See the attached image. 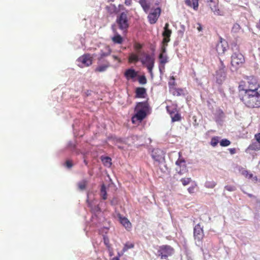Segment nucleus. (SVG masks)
Returning a JSON list of instances; mask_svg holds the SVG:
<instances>
[{
	"instance_id": "obj_1",
	"label": "nucleus",
	"mask_w": 260,
	"mask_h": 260,
	"mask_svg": "<svg viewBox=\"0 0 260 260\" xmlns=\"http://www.w3.org/2000/svg\"><path fill=\"white\" fill-rule=\"evenodd\" d=\"M240 100L246 106L254 108L260 107V94L258 91L250 90L241 92Z\"/></svg>"
},
{
	"instance_id": "obj_2",
	"label": "nucleus",
	"mask_w": 260,
	"mask_h": 260,
	"mask_svg": "<svg viewBox=\"0 0 260 260\" xmlns=\"http://www.w3.org/2000/svg\"><path fill=\"white\" fill-rule=\"evenodd\" d=\"M149 110V105L147 102H139L135 108V114L132 117V121L134 124L137 122H141L145 119Z\"/></svg>"
},
{
	"instance_id": "obj_3",
	"label": "nucleus",
	"mask_w": 260,
	"mask_h": 260,
	"mask_svg": "<svg viewBox=\"0 0 260 260\" xmlns=\"http://www.w3.org/2000/svg\"><path fill=\"white\" fill-rule=\"evenodd\" d=\"M116 22L120 30L123 32H126L129 26L127 12H123L117 16Z\"/></svg>"
},
{
	"instance_id": "obj_4",
	"label": "nucleus",
	"mask_w": 260,
	"mask_h": 260,
	"mask_svg": "<svg viewBox=\"0 0 260 260\" xmlns=\"http://www.w3.org/2000/svg\"><path fill=\"white\" fill-rule=\"evenodd\" d=\"M245 62L244 56L239 51L235 52L231 56V65L236 70L241 67Z\"/></svg>"
},
{
	"instance_id": "obj_5",
	"label": "nucleus",
	"mask_w": 260,
	"mask_h": 260,
	"mask_svg": "<svg viewBox=\"0 0 260 260\" xmlns=\"http://www.w3.org/2000/svg\"><path fill=\"white\" fill-rule=\"evenodd\" d=\"M214 77L216 83L218 84H222L226 79L225 66L221 60L218 69L216 71Z\"/></svg>"
},
{
	"instance_id": "obj_6",
	"label": "nucleus",
	"mask_w": 260,
	"mask_h": 260,
	"mask_svg": "<svg viewBox=\"0 0 260 260\" xmlns=\"http://www.w3.org/2000/svg\"><path fill=\"white\" fill-rule=\"evenodd\" d=\"M247 83L245 85V88L241 89L240 91L241 92L250 91V90L258 91L259 88V85L255 78L250 76L247 78Z\"/></svg>"
},
{
	"instance_id": "obj_7",
	"label": "nucleus",
	"mask_w": 260,
	"mask_h": 260,
	"mask_svg": "<svg viewBox=\"0 0 260 260\" xmlns=\"http://www.w3.org/2000/svg\"><path fill=\"white\" fill-rule=\"evenodd\" d=\"M177 105L172 104L171 106H167L166 110L168 114L170 115L172 122L179 121L181 120V115L178 113L177 108Z\"/></svg>"
},
{
	"instance_id": "obj_8",
	"label": "nucleus",
	"mask_w": 260,
	"mask_h": 260,
	"mask_svg": "<svg viewBox=\"0 0 260 260\" xmlns=\"http://www.w3.org/2000/svg\"><path fill=\"white\" fill-rule=\"evenodd\" d=\"M172 34V30L169 28V24L166 23L165 27H164V46L165 44L167 43L170 41V37ZM168 57L165 54V49L164 47V64L168 62Z\"/></svg>"
},
{
	"instance_id": "obj_9",
	"label": "nucleus",
	"mask_w": 260,
	"mask_h": 260,
	"mask_svg": "<svg viewBox=\"0 0 260 260\" xmlns=\"http://www.w3.org/2000/svg\"><path fill=\"white\" fill-rule=\"evenodd\" d=\"M142 56H144V57H142L141 58H140L141 61L143 64L146 66L148 72L152 74V69L154 62V58L150 55L146 53L143 54Z\"/></svg>"
},
{
	"instance_id": "obj_10",
	"label": "nucleus",
	"mask_w": 260,
	"mask_h": 260,
	"mask_svg": "<svg viewBox=\"0 0 260 260\" xmlns=\"http://www.w3.org/2000/svg\"><path fill=\"white\" fill-rule=\"evenodd\" d=\"M77 61L81 63L82 68L89 67L92 64L93 57L89 53L84 54L79 57Z\"/></svg>"
},
{
	"instance_id": "obj_11",
	"label": "nucleus",
	"mask_w": 260,
	"mask_h": 260,
	"mask_svg": "<svg viewBox=\"0 0 260 260\" xmlns=\"http://www.w3.org/2000/svg\"><path fill=\"white\" fill-rule=\"evenodd\" d=\"M161 12V9L160 8H157L154 10V11L150 13L148 16V18L149 19V21L151 24H154L155 23L160 14Z\"/></svg>"
},
{
	"instance_id": "obj_12",
	"label": "nucleus",
	"mask_w": 260,
	"mask_h": 260,
	"mask_svg": "<svg viewBox=\"0 0 260 260\" xmlns=\"http://www.w3.org/2000/svg\"><path fill=\"white\" fill-rule=\"evenodd\" d=\"M112 52V49L108 45H105L103 48L101 49L99 53V56L98 58L99 61L102 60L105 57L109 56Z\"/></svg>"
},
{
	"instance_id": "obj_13",
	"label": "nucleus",
	"mask_w": 260,
	"mask_h": 260,
	"mask_svg": "<svg viewBox=\"0 0 260 260\" xmlns=\"http://www.w3.org/2000/svg\"><path fill=\"white\" fill-rule=\"evenodd\" d=\"M228 47L227 42L225 40H221L216 45V51L219 55H222L224 53Z\"/></svg>"
},
{
	"instance_id": "obj_14",
	"label": "nucleus",
	"mask_w": 260,
	"mask_h": 260,
	"mask_svg": "<svg viewBox=\"0 0 260 260\" xmlns=\"http://www.w3.org/2000/svg\"><path fill=\"white\" fill-rule=\"evenodd\" d=\"M176 165L179 167V169L177 167L176 168V171L178 172V173L179 174H182L184 172H186V166L185 164V161L184 159L182 158H179L176 161Z\"/></svg>"
},
{
	"instance_id": "obj_15",
	"label": "nucleus",
	"mask_w": 260,
	"mask_h": 260,
	"mask_svg": "<svg viewBox=\"0 0 260 260\" xmlns=\"http://www.w3.org/2000/svg\"><path fill=\"white\" fill-rule=\"evenodd\" d=\"M111 66L110 62L107 60H104L103 63L99 64L95 69V72H104Z\"/></svg>"
},
{
	"instance_id": "obj_16",
	"label": "nucleus",
	"mask_w": 260,
	"mask_h": 260,
	"mask_svg": "<svg viewBox=\"0 0 260 260\" xmlns=\"http://www.w3.org/2000/svg\"><path fill=\"white\" fill-rule=\"evenodd\" d=\"M194 237L195 239L200 241L203 237V231L199 224L196 225L194 228Z\"/></svg>"
},
{
	"instance_id": "obj_17",
	"label": "nucleus",
	"mask_w": 260,
	"mask_h": 260,
	"mask_svg": "<svg viewBox=\"0 0 260 260\" xmlns=\"http://www.w3.org/2000/svg\"><path fill=\"white\" fill-rule=\"evenodd\" d=\"M170 92L176 96H185L187 94V91L185 88H175L172 89Z\"/></svg>"
},
{
	"instance_id": "obj_18",
	"label": "nucleus",
	"mask_w": 260,
	"mask_h": 260,
	"mask_svg": "<svg viewBox=\"0 0 260 260\" xmlns=\"http://www.w3.org/2000/svg\"><path fill=\"white\" fill-rule=\"evenodd\" d=\"M141 56H142L141 54H139L137 53H132L129 55L128 62L129 63L137 62L139 60H140V58L142 57Z\"/></svg>"
},
{
	"instance_id": "obj_19",
	"label": "nucleus",
	"mask_w": 260,
	"mask_h": 260,
	"mask_svg": "<svg viewBox=\"0 0 260 260\" xmlns=\"http://www.w3.org/2000/svg\"><path fill=\"white\" fill-rule=\"evenodd\" d=\"M124 76L127 80L133 79L137 76V72L134 69H129L125 71Z\"/></svg>"
},
{
	"instance_id": "obj_20",
	"label": "nucleus",
	"mask_w": 260,
	"mask_h": 260,
	"mask_svg": "<svg viewBox=\"0 0 260 260\" xmlns=\"http://www.w3.org/2000/svg\"><path fill=\"white\" fill-rule=\"evenodd\" d=\"M120 222L127 230H130L132 228V224L126 217H119Z\"/></svg>"
},
{
	"instance_id": "obj_21",
	"label": "nucleus",
	"mask_w": 260,
	"mask_h": 260,
	"mask_svg": "<svg viewBox=\"0 0 260 260\" xmlns=\"http://www.w3.org/2000/svg\"><path fill=\"white\" fill-rule=\"evenodd\" d=\"M161 153V151L160 149H154L152 151V158L156 161H159L161 155L160 154Z\"/></svg>"
},
{
	"instance_id": "obj_22",
	"label": "nucleus",
	"mask_w": 260,
	"mask_h": 260,
	"mask_svg": "<svg viewBox=\"0 0 260 260\" xmlns=\"http://www.w3.org/2000/svg\"><path fill=\"white\" fill-rule=\"evenodd\" d=\"M146 93V89L144 87H138L136 89V96L138 98H143L145 97Z\"/></svg>"
},
{
	"instance_id": "obj_23",
	"label": "nucleus",
	"mask_w": 260,
	"mask_h": 260,
	"mask_svg": "<svg viewBox=\"0 0 260 260\" xmlns=\"http://www.w3.org/2000/svg\"><path fill=\"white\" fill-rule=\"evenodd\" d=\"M174 252L173 248L169 245L164 246V257L172 255Z\"/></svg>"
},
{
	"instance_id": "obj_24",
	"label": "nucleus",
	"mask_w": 260,
	"mask_h": 260,
	"mask_svg": "<svg viewBox=\"0 0 260 260\" xmlns=\"http://www.w3.org/2000/svg\"><path fill=\"white\" fill-rule=\"evenodd\" d=\"M113 30L115 31L116 35H115L114 37L112 38V41L115 44H121L123 42V38L119 34H117L116 30L113 29Z\"/></svg>"
},
{
	"instance_id": "obj_25",
	"label": "nucleus",
	"mask_w": 260,
	"mask_h": 260,
	"mask_svg": "<svg viewBox=\"0 0 260 260\" xmlns=\"http://www.w3.org/2000/svg\"><path fill=\"white\" fill-rule=\"evenodd\" d=\"M139 3L145 12H148L150 9V3L147 0H140Z\"/></svg>"
},
{
	"instance_id": "obj_26",
	"label": "nucleus",
	"mask_w": 260,
	"mask_h": 260,
	"mask_svg": "<svg viewBox=\"0 0 260 260\" xmlns=\"http://www.w3.org/2000/svg\"><path fill=\"white\" fill-rule=\"evenodd\" d=\"M134 48L136 51V53L139 54H141V55L145 54V53L141 50L142 45L141 44L139 43H135L134 45Z\"/></svg>"
},
{
	"instance_id": "obj_27",
	"label": "nucleus",
	"mask_w": 260,
	"mask_h": 260,
	"mask_svg": "<svg viewBox=\"0 0 260 260\" xmlns=\"http://www.w3.org/2000/svg\"><path fill=\"white\" fill-rule=\"evenodd\" d=\"M168 84L170 92L172 91V89H174L175 88H176V83L175 82V79L173 76H171L170 77L168 82Z\"/></svg>"
},
{
	"instance_id": "obj_28",
	"label": "nucleus",
	"mask_w": 260,
	"mask_h": 260,
	"mask_svg": "<svg viewBox=\"0 0 260 260\" xmlns=\"http://www.w3.org/2000/svg\"><path fill=\"white\" fill-rule=\"evenodd\" d=\"M100 196L103 200H105L107 199V193L106 191V186L104 184H102L101 188Z\"/></svg>"
},
{
	"instance_id": "obj_29",
	"label": "nucleus",
	"mask_w": 260,
	"mask_h": 260,
	"mask_svg": "<svg viewBox=\"0 0 260 260\" xmlns=\"http://www.w3.org/2000/svg\"><path fill=\"white\" fill-rule=\"evenodd\" d=\"M248 149L252 150H260V144L257 142H253L251 144H250Z\"/></svg>"
},
{
	"instance_id": "obj_30",
	"label": "nucleus",
	"mask_w": 260,
	"mask_h": 260,
	"mask_svg": "<svg viewBox=\"0 0 260 260\" xmlns=\"http://www.w3.org/2000/svg\"><path fill=\"white\" fill-rule=\"evenodd\" d=\"M134 247V244L129 242H126L122 249L123 252H125L127 251L129 249H132Z\"/></svg>"
},
{
	"instance_id": "obj_31",
	"label": "nucleus",
	"mask_w": 260,
	"mask_h": 260,
	"mask_svg": "<svg viewBox=\"0 0 260 260\" xmlns=\"http://www.w3.org/2000/svg\"><path fill=\"white\" fill-rule=\"evenodd\" d=\"M102 160L105 166L110 167L111 163V159L109 157H105L102 159Z\"/></svg>"
},
{
	"instance_id": "obj_32",
	"label": "nucleus",
	"mask_w": 260,
	"mask_h": 260,
	"mask_svg": "<svg viewBox=\"0 0 260 260\" xmlns=\"http://www.w3.org/2000/svg\"><path fill=\"white\" fill-rule=\"evenodd\" d=\"M216 184V182L214 181H207L205 183V186L208 188H213Z\"/></svg>"
},
{
	"instance_id": "obj_33",
	"label": "nucleus",
	"mask_w": 260,
	"mask_h": 260,
	"mask_svg": "<svg viewBox=\"0 0 260 260\" xmlns=\"http://www.w3.org/2000/svg\"><path fill=\"white\" fill-rule=\"evenodd\" d=\"M87 184V181L83 180L78 183V187L80 190H84L85 189Z\"/></svg>"
},
{
	"instance_id": "obj_34",
	"label": "nucleus",
	"mask_w": 260,
	"mask_h": 260,
	"mask_svg": "<svg viewBox=\"0 0 260 260\" xmlns=\"http://www.w3.org/2000/svg\"><path fill=\"white\" fill-rule=\"evenodd\" d=\"M230 144H231L230 141L226 139H222L220 142V145L223 147L228 146L229 145H230Z\"/></svg>"
},
{
	"instance_id": "obj_35",
	"label": "nucleus",
	"mask_w": 260,
	"mask_h": 260,
	"mask_svg": "<svg viewBox=\"0 0 260 260\" xmlns=\"http://www.w3.org/2000/svg\"><path fill=\"white\" fill-rule=\"evenodd\" d=\"M161 50L160 52L159 55V62H160V66H159V70L160 72H161V69L160 65L162 64V41L161 42Z\"/></svg>"
},
{
	"instance_id": "obj_36",
	"label": "nucleus",
	"mask_w": 260,
	"mask_h": 260,
	"mask_svg": "<svg viewBox=\"0 0 260 260\" xmlns=\"http://www.w3.org/2000/svg\"><path fill=\"white\" fill-rule=\"evenodd\" d=\"M138 81L141 84H145L147 82V80L145 76L142 75L139 77Z\"/></svg>"
},
{
	"instance_id": "obj_37",
	"label": "nucleus",
	"mask_w": 260,
	"mask_h": 260,
	"mask_svg": "<svg viewBox=\"0 0 260 260\" xmlns=\"http://www.w3.org/2000/svg\"><path fill=\"white\" fill-rule=\"evenodd\" d=\"M219 142L218 137H214L211 139V145L213 147L216 146Z\"/></svg>"
},
{
	"instance_id": "obj_38",
	"label": "nucleus",
	"mask_w": 260,
	"mask_h": 260,
	"mask_svg": "<svg viewBox=\"0 0 260 260\" xmlns=\"http://www.w3.org/2000/svg\"><path fill=\"white\" fill-rule=\"evenodd\" d=\"M191 181L190 178H185L181 179V181L184 186L188 185Z\"/></svg>"
},
{
	"instance_id": "obj_39",
	"label": "nucleus",
	"mask_w": 260,
	"mask_h": 260,
	"mask_svg": "<svg viewBox=\"0 0 260 260\" xmlns=\"http://www.w3.org/2000/svg\"><path fill=\"white\" fill-rule=\"evenodd\" d=\"M211 10L216 15H220V11L219 9H217V8L215 6H213V7L212 6L210 7Z\"/></svg>"
},
{
	"instance_id": "obj_40",
	"label": "nucleus",
	"mask_w": 260,
	"mask_h": 260,
	"mask_svg": "<svg viewBox=\"0 0 260 260\" xmlns=\"http://www.w3.org/2000/svg\"><path fill=\"white\" fill-rule=\"evenodd\" d=\"M225 189L229 191H234L236 190V187L231 185H226L224 187Z\"/></svg>"
},
{
	"instance_id": "obj_41",
	"label": "nucleus",
	"mask_w": 260,
	"mask_h": 260,
	"mask_svg": "<svg viewBox=\"0 0 260 260\" xmlns=\"http://www.w3.org/2000/svg\"><path fill=\"white\" fill-rule=\"evenodd\" d=\"M242 174L248 178H252L253 176L252 174H249V172L246 170H244L242 171Z\"/></svg>"
},
{
	"instance_id": "obj_42",
	"label": "nucleus",
	"mask_w": 260,
	"mask_h": 260,
	"mask_svg": "<svg viewBox=\"0 0 260 260\" xmlns=\"http://www.w3.org/2000/svg\"><path fill=\"white\" fill-rule=\"evenodd\" d=\"M192 5L194 10H197L198 7V0H192Z\"/></svg>"
},
{
	"instance_id": "obj_43",
	"label": "nucleus",
	"mask_w": 260,
	"mask_h": 260,
	"mask_svg": "<svg viewBox=\"0 0 260 260\" xmlns=\"http://www.w3.org/2000/svg\"><path fill=\"white\" fill-rule=\"evenodd\" d=\"M66 166L68 168H71L73 167V164L72 161L68 160L66 161Z\"/></svg>"
},
{
	"instance_id": "obj_44",
	"label": "nucleus",
	"mask_w": 260,
	"mask_h": 260,
	"mask_svg": "<svg viewBox=\"0 0 260 260\" xmlns=\"http://www.w3.org/2000/svg\"><path fill=\"white\" fill-rule=\"evenodd\" d=\"M112 57L113 58V59L116 60L118 63H120L121 62V60L120 58L118 56L113 55Z\"/></svg>"
},
{
	"instance_id": "obj_45",
	"label": "nucleus",
	"mask_w": 260,
	"mask_h": 260,
	"mask_svg": "<svg viewBox=\"0 0 260 260\" xmlns=\"http://www.w3.org/2000/svg\"><path fill=\"white\" fill-rule=\"evenodd\" d=\"M185 30V26L184 25H181V29L179 30V33H181L182 35H183Z\"/></svg>"
},
{
	"instance_id": "obj_46",
	"label": "nucleus",
	"mask_w": 260,
	"mask_h": 260,
	"mask_svg": "<svg viewBox=\"0 0 260 260\" xmlns=\"http://www.w3.org/2000/svg\"><path fill=\"white\" fill-rule=\"evenodd\" d=\"M104 243L105 244V245L108 247H109V239L108 238H106V237H104Z\"/></svg>"
},
{
	"instance_id": "obj_47",
	"label": "nucleus",
	"mask_w": 260,
	"mask_h": 260,
	"mask_svg": "<svg viewBox=\"0 0 260 260\" xmlns=\"http://www.w3.org/2000/svg\"><path fill=\"white\" fill-rule=\"evenodd\" d=\"M255 138L256 140V142L260 144V133L255 134Z\"/></svg>"
},
{
	"instance_id": "obj_48",
	"label": "nucleus",
	"mask_w": 260,
	"mask_h": 260,
	"mask_svg": "<svg viewBox=\"0 0 260 260\" xmlns=\"http://www.w3.org/2000/svg\"><path fill=\"white\" fill-rule=\"evenodd\" d=\"M197 25L198 26L197 27V29L199 31H201L203 29L202 25L200 23H197Z\"/></svg>"
},
{
	"instance_id": "obj_49",
	"label": "nucleus",
	"mask_w": 260,
	"mask_h": 260,
	"mask_svg": "<svg viewBox=\"0 0 260 260\" xmlns=\"http://www.w3.org/2000/svg\"><path fill=\"white\" fill-rule=\"evenodd\" d=\"M185 4L189 6H192V1L190 0H186L185 1Z\"/></svg>"
},
{
	"instance_id": "obj_50",
	"label": "nucleus",
	"mask_w": 260,
	"mask_h": 260,
	"mask_svg": "<svg viewBox=\"0 0 260 260\" xmlns=\"http://www.w3.org/2000/svg\"><path fill=\"white\" fill-rule=\"evenodd\" d=\"M194 187H190L188 188V190L189 193H192L194 192Z\"/></svg>"
},
{
	"instance_id": "obj_51",
	"label": "nucleus",
	"mask_w": 260,
	"mask_h": 260,
	"mask_svg": "<svg viewBox=\"0 0 260 260\" xmlns=\"http://www.w3.org/2000/svg\"><path fill=\"white\" fill-rule=\"evenodd\" d=\"M132 4V0H125V4L126 6H130Z\"/></svg>"
},
{
	"instance_id": "obj_52",
	"label": "nucleus",
	"mask_w": 260,
	"mask_h": 260,
	"mask_svg": "<svg viewBox=\"0 0 260 260\" xmlns=\"http://www.w3.org/2000/svg\"><path fill=\"white\" fill-rule=\"evenodd\" d=\"M230 153L233 154L235 153L236 150L235 148H231L230 149Z\"/></svg>"
},
{
	"instance_id": "obj_53",
	"label": "nucleus",
	"mask_w": 260,
	"mask_h": 260,
	"mask_svg": "<svg viewBox=\"0 0 260 260\" xmlns=\"http://www.w3.org/2000/svg\"><path fill=\"white\" fill-rule=\"evenodd\" d=\"M124 253V252H123V250H122L121 253H118L117 256L120 258V257Z\"/></svg>"
},
{
	"instance_id": "obj_54",
	"label": "nucleus",
	"mask_w": 260,
	"mask_h": 260,
	"mask_svg": "<svg viewBox=\"0 0 260 260\" xmlns=\"http://www.w3.org/2000/svg\"><path fill=\"white\" fill-rule=\"evenodd\" d=\"M112 260H120V258L117 256L113 258Z\"/></svg>"
},
{
	"instance_id": "obj_55",
	"label": "nucleus",
	"mask_w": 260,
	"mask_h": 260,
	"mask_svg": "<svg viewBox=\"0 0 260 260\" xmlns=\"http://www.w3.org/2000/svg\"><path fill=\"white\" fill-rule=\"evenodd\" d=\"M247 195L250 198H253V197H254V196L252 194H250V193H247Z\"/></svg>"
},
{
	"instance_id": "obj_56",
	"label": "nucleus",
	"mask_w": 260,
	"mask_h": 260,
	"mask_svg": "<svg viewBox=\"0 0 260 260\" xmlns=\"http://www.w3.org/2000/svg\"><path fill=\"white\" fill-rule=\"evenodd\" d=\"M84 161L85 165H87V161L86 160H84Z\"/></svg>"
},
{
	"instance_id": "obj_57",
	"label": "nucleus",
	"mask_w": 260,
	"mask_h": 260,
	"mask_svg": "<svg viewBox=\"0 0 260 260\" xmlns=\"http://www.w3.org/2000/svg\"><path fill=\"white\" fill-rule=\"evenodd\" d=\"M178 155H179V157H180V155H181V154H180V152L178 153Z\"/></svg>"
},
{
	"instance_id": "obj_58",
	"label": "nucleus",
	"mask_w": 260,
	"mask_h": 260,
	"mask_svg": "<svg viewBox=\"0 0 260 260\" xmlns=\"http://www.w3.org/2000/svg\"><path fill=\"white\" fill-rule=\"evenodd\" d=\"M235 47H236V50H237V49H238V47H237L236 45L235 46Z\"/></svg>"
},
{
	"instance_id": "obj_59",
	"label": "nucleus",
	"mask_w": 260,
	"mask_h": 260,
	"mask_svg": "<svg viewBox=\"0 0 260 260\" xmlns=\"http://www.w3.org/2000/svg\"><path fill=\"white\" fill-rule=\"evenodd\" d=\"M209 1H210V2H213V0H209Z\"/></svg>"
},
{
	"instance_id": "obj_60",
	"label": "nucleus",
	"mask_w": 260,
	"mask_h": 260,
	"mask_svg": "<svg viewBox=\"0 0 260 260\" xmlns=\"http://www.w3.org/2000/svg\"><path fill=\"white\" fill-rule=\"evenodd\" d=\"M161 256V258H162V255H160Z\"/></svg>"
}]
</instances>
